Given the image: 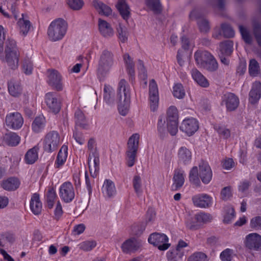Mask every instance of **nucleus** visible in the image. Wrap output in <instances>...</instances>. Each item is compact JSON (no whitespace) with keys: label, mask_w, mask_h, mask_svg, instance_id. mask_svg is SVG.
<instances>
[{"label":"nucleus","mask_w":261,"mask_h":261,"mask_svg":"<svg viewBox=\"0 0 261 261\" xmlns=\"http://www.w3.org/2000/svg\"><path fill=\"white\" fill-rule=\"evenodd\" d=\"M214 128L221 137L224 139H227L230 136V130L225 127L215 125Z\"/></svg>","instance_id":"5fc2aeb1"},{"label":"nucleus","mask_w":261,"mask_h":261,"mask_svg":"<svg viewBox=\"0 0 261 261\" xmlns=\"http://www.w3.org/2000/svg\"><path fill=\"white\" fill-rule=\"evenodd\" d=\"M221 28L225 37L231 38L234 36V31L229 24L225 23H222Z\"/></svg>","instance_id":"3c124183"},{"label":"nucleus","mask_w":261,"mask_h":261,"mask_svg":"<svg viewBox=\"0 0 261 261\" xmlns=\"http://www.w3.org/2000/svg\"><path fill=\"white\" fill-rule=\"evenodd\" d=\"M4 141L6 144L13 146L19 143L20 138L15 133H10L5 135Z\"/></svg>","instance_id":"4c0bfd02"},{"label":"nucleus","mask_w":261,"mask_h":261,"mask_svg":"<svg viewBox=\"0 0 261 261\" xmlns=\"http://www.w3.org/2000/svg\"><path fill=\"white\" fill-rule=\"evenodd\" d=\"M220 54L229 56L232 52L233 43L231 41H225L221 42L219 45Z\"/></svg>","instance_id":"c9c22d12"},{"label":"nucleus","mask_w":261,"mask_h":261,"mask_svg":"<svg viewBox=\"0 0 261 261\" xmlns=\"http://www.w3.org/2000/svg\"><path fill=\"white\" fill-rule=\"evenodd\" d=\"M159 96L158 86L154 80L152 79L149 85V102L151 111H157L159 107Z\"/></svg>","instance_id":"6e6552de"},{"label":"nucleus","mask_w":261,"mask_h":261,"mask_svg":"<svg viewBox=\"0 0 261 261\" xmlns=\"http://www.w3.org/2000/svg\"><path fill=\"white\" fill-rule=\"evenodd\" d=\"M9 93L13 97L19 96L22 92V87L20 82L11 80L8 83Z\"/></svg>","instance_id":"4be33fe9"},{"label":"nucleus","mask_w":261,"mask_h":261,"mask_svg":"<svg viewBox=\"0 0 261 261\" xmlns=\"http://www.w3.org/2000/svg\"><path fill=\"white\" fill-rule=\"evenodd\" d=\"M173 95L179 99L184 98L185 95V92L182 85L180 84H176L173 87Z\"/></svg>","instance_id":"8fccbe9b"},{"label":"nucleus","mask_w":261,"mask_h":261,"mask_svg":"<svg viewBox=\"0 0 261 261\" xmlns=\"http://www.w3.org/2000/svg\"><path fill=\"white\" fill-rule=\"evenodd\" d=\"M178 110L175 106H170L167 111V121H178Z\"/></svg>","instance_id":"c03bdc74"},{"label":"nucleus","mask_w":261,"mask_h":261,"mask_svg":"<svg viewBox=\"0 0 261 261\" xmlns=\"http://www.w3.org/2000/svg\"><path fill=\"white\" fill-rule=\"evenodd\" d=\"M133 187L135 189L136 193L138 195H140L142 193L141 190V179L139 176L135 175L134 177L133 180Z\"/></svg>","instance_id":"680f3d73"},{"label":"nucleus","mask_w":261,"mask_h":261,"mask_svg":"<svg viewBox=\"0 0 261 261\" xmlns=\"http://www.w3.org/2000/svg\"><path fill=\"white\" fill-rule=\"evenodd\" d=\"M60 142V137L59 133L56 131L49 132L45 136L43 147L45 150L50 152L57 149Z\"/></svg>","instance_id":"0eeeda50"},{"label":"nucleus","mask_w":261,"mask_h":261,"mask_svg":"<svg viewBox=\"0 0 261 261\" xmlns=\"http://www.w3.org/2000/svg\"><path fill=\"white\" fill-rule=\"evenodd\" d=\"M195 206L201 208H207L212 204V197L206 194H198L192 197Z\"/></svg>","instance_id":"dca6fc26"},{"label":"nucleus","mask_w":261,"mask_h":261,"mask_svg":"<svg viewBox=\"0 0 261 261\" xmlns=\"http://www.w3.org/2000/svg\"><path fill=\"white\" fill-rule=\"evenodd\" d=\"M75 119L76 125L83 126L84 124L85 118L84 114L80 110H77L75 112Z\"/></svg>","instance_id":"0e129e2a"},{"label":"nucleus","mask_w":261,"mask_h":261,"mask_svg":"<svg viewBox=\"0 0 261 261\" xmlns=\"http://www.w3.org/2000/svg\"><path fill=\"white\" fill-rule=\"evenodd\" d=\"M140 246V243L134 238L126 240L121 245L124 253H127L137 250Z\"/></svg>","instance_id":"aec40b11"},{"label":"nucleus","mask_w":261,"mask_h":261,"mask_svg":"<svg viewBox=\"0 0 261 261\" xmlns=\"http://www.w3.org/2000/svg\"><path fill=\"white\" fill-rule=\"evenodd\" d=\"M148 241L149 243L156 247L161 251L167 250L171 245L168 243V237L164 233H152L149 237Z\"/></svg>","instance_id":"423d86ee"},{"label":"nucleus","mask_w":261,"mask_h":261,"mask_svg":"<svg viewBox=\"0 0 261 261\" xmlns=\"http://www.w3.org/2000/svg\"><path fill=\"white\" fill-rule=\"evenodd\" d=\"M19 185V180L15 177H10L3 180L1 182L2 187L7 191L16 190L18 188Z\"/></svg>","instance_id":"393cba45"},{"label":"nucleus","mask_w":261,"mask_h":261,"mask_svg":"<svg viewBox=\"0 0 261 261\" xmlns=\"http://www.w3.org/2000/svg\"><path fill=\"white\" fill-rule=\"evenodd\" d=\"M93 6L99 14L108 16L112 13V10L111 8L101 1H93Z\"/></svg>","instance_id":"c85d7f7f"},{"label":"nucleus","mask_w":261,"mask_h":261,"mask_svg":"<svg viewBox=\"0 0 261 261\" xmlns=\"http://www.w3.org/2000/svg\"><path fill=\"white\" fill-rule=\"evenodd\" d=\"M123 60L125 63L128 73L130 76H134L135 75V64L133 59L128 54H125L123 55Z\"/></svg>","instance_id":"ea45409f"},{"label":"nucleus","mask_w":261,"mask_h":261,"mask_svg":"<svg viewBox=\"0 0 261 261\" xmlns=\"http://www.w3.org/2000/svg\"><path fill=\"white\" fill-rule=\"evenodd\" d=\"M261 96V83L255 82L253 84L249 93V100L251 103H256Z\"/></svg>","instance_id":"412c9836"},{"label":"nucleus","mask_w":261,"mask_h":261,"mask_svg":"<svg viewBox=\"0 0 261 261\" xmlns=\"http://www.w3.org/2000/svg\"><path fill=\"white\" fill-rule=\"evenodd\" d=\"M202 67L208 71L214 72L217 70L218 64L213 56H212V58H210Z\"/></svg>","instance_id":"49530a36"},{"label":"nucleus","mask_w":261,"mask_h":261,"mask_svg":"<svg viewBox=\"0 0 261 261\" xmlns=\"http://www.w3.org/2000/svg\"><path fill=\"white\" fill-rule=\"evenodd\" d=\"M260 68L258 62L255 59L250 61L249 65V72L251 76H255L259 72Z\"/></svg>","instance_id":"de8ad7c7"},{"label":"nucleus","mask_w":261,"mask_h":261,"mask_svg":"<svg viewBox=\"0 0 261 261\" xmlns=\"http://www.w3.org/2000/svg\"><path fill=\"white\" fill-rule=\"evenodd\" d=\"M99 31L101 35L105 38H109L114 35V30L110 24L100 18L98 19Z\"/></svg>","instance_id":"6ab92c4d"},{"label":"nucleus","mask_w":261,"mask_h":261,"mask_svg":"<svg viewBox=\"0 0 261 261\" xmlns=\"http://www.w3.org/2000/svg\"><path fill=\"white\" fill-rule=\"evenodd\" d=\"M173 188L175 190L180 189L184 185L185 179L183 176V171L176 170L174 172L173 178Z\"/></svg>","instance_id":"2f4dec72"},{"label":"nucleus","mask_w":261,"mask_h":261,"mask_svg":"<svg viewBox=\"0 0 261 261\" xmlns=\"http://www.w3.org/2000/svg\"><path fill=\"white\" fill-rule=\"evenodd\" d=\"M99 160L97 154L96 152H92V154H90L88 159V164L89 168L90 173L92 174V172H94L93 176L96 175V172L99 170Z\"/></svg>","instance_id":"cd10ccee"},{"label":"nucleus","mask_w":261,"mask_h":261,"mask_svg":"<svg viewBox=\"0 0 261 261\" xmlns=\"http://www.w3.org/2000/svg\"><path fill=\"white\" fill-rule=\"evenodd\" d=\"M56 198V194L55 191L53 189L49 190L46 194V202L48 208H53Z\"/></svg>","instance_id":"6e6d98bb"},{"label":"nucleus","mask_w":261,"mask_h":261,"mask_svg":"<svg viewBox=\"0 0 261 261\" xmlns=\"http://www.w3.org/2000/svg\"><path fill=\"white\" fill-rule=\"evenodd\" d=\"M178 159L180 163L187 164L191 160L192 153L186 147H181L178 151Z\"/></svg>","instance_id":"c756f323"},{"label":"nucleus","mask_w":261,"mask_h":261,"mask_svg":"<svg viewBox=\"0 0 261 261\" xmlns=\"http://www.w3.org/2000/svg\"><path fill=\"white\" fill-rule=\"evenodd\" d=\"M190 17L191 19H197V24L201 32H206L210 30L208 21L203 18V15L199 11H192Z\"/></svg>","instance_id":"2eb2a0df"},{"label":"nucleus","mask_w":261,"mask_h":261,"mask_svg":"<svg viewBox=\"0 0 261 261\" xmlns=\"http://www.w3.org/2000/svg\"><path fill=\"white\" fill-rule=\"evenodd\" d=\"M198 175L199 173L197 167L196 166L193 167L189 173V180L191 184L196 187H200L201 185Z\"/></svg>","instance_id":"a19ab883"},{"label":"nucleus","mask_w":261,"mask_h":261,"mask_svg":"<svg viewBox=\"0 0 261 261\" xmlns=\"http://www.w3.org/2000/svg\"><path fill=\"white\" fill-rule=\"evenodd\" d=\"M225 211L223 222L224 223H229L234 217V210L233 208L228 206L225 208Z\"/></svg>","instance_id":"603ef678"},{"label":"nucleus","mask_w":261,"mask_h":261,"mask_svg":"<svg viewBox=\"0 0 261 261\" xmlns=\"http://www.w3.org/2000/svg\"><path fill=\"white\" fill-rule=\"evenodd\" d=\"M38 149L37 146H35L27 151L25 155L27 163L32 164L37 160Z\"/></svg>","instance_id":"72a5a7b5"},{"label":"nucleus","mask_w":261,"mask_h":261,"mask_svg":"<svg viewBox=\"0 0 261 261\" xmlns=\"http://www.w3.org/2000/svg\"><path fill=\"white\" fill-rule=\"evenodd\" d=\"M4 47L6 63L12 69H16L18 66L20 54L16 41L8 38L4 42Z\"/></svg>","instance_id":"f03ea898"},{"label":"nucleus","mask_w":261,"mask_h":261,"mask_svg":"<svg viewBox=\"0 0 261 261\" xmlns=\"http://www.w3.org/2000/svg\"><path fill=\"white\" fill-rule=\"evenodd\" d=\"M45 102L49 111L55 114L58 113L61 109V102L56 93L48 92L45 96Z\"/></svg>","instance_id":"9b49d317"},{"label":"nucleus","mask_w":261,"mask_h":261,"mask_svg":"<svg viewBox=\"0 0 261 261\" xmlns=\"http://www.w3.org/2000/svg\"><path fill=\"white\" fill-rule=\"evenodd\" d=\"M157 128L160 135L163 136L166 134L165 120L164 116H160L159 118Z\"/></svg>","instance_id":"052dcab7"},{"label":"nucleus","mask_w":261,"mask_h":261,"mask_svg":"<svg viewBox=\"0 0 261 261\" xmlns=\"http://www.w3.org/2000/svg\"><path fill=\"white\" fill-rule=\"evenodd\" d=\"M245 246L249 249L261 250V236L257 233L248 234L244 241Z\"/></svg>","instance_id":"ddd939ff"},{"label":"nucleus","mask_w":261,"mask_h":261,"mask_svg":"<svg viewBox=\"0 0 261 261\" xmlns=\"http://www.w3.org/2000/svg\"><path fill=\"white\" fill-rule=\"evenodd\" d=\"M167 128L172 136H174L178 132V121H167Z\"/></svg>","instance_id":"13d9d810"},{"label":"nucleus","mask_w":261,"mask_h":261,"mask_svg":"<svg viewBox=\"0 0 261 261\" xmlns=\"http://www.w3.org/2000/svg\"><path fill=\"white\" fill-rule=\"evenodd\" d=\"M250 227L255 230L261 229V216H257L250 220Z\"/></svg>","instance_id":"e2e57ef3"},{"label":"nucleus","mask_w":261,"mask_h":261,"mask_svg":"<svg viewBox=\"0 0 261 261\" xmlns=\"http://www.w3.org/2000/svg\"><path fill=\"white\" fill-rule=\"evenodd\" d=\"M195 218L196 222L199 223H206L212 220V217L210 214L203 213L196 215Z\"/></svg>","instance_id":"864d4df0"},{"label":"nucleus","mask_w":261,"mask_h":261,"mask_svg":"<svg viewBox=\"0 0 261 261\" xmlns=\"http://www.w3.org/2000/svg\"><path fill=\"white\" fill-rule=\"evenodd\" d=\"M253 32L258 45L261 47V23L256 19L252 22Z\"/></svg>","instance_id":"f704fd0d"},{"label":"nucleus","mask_w":261,"mask_h":261,"mask_svg":"<svg viewBox=\"0 0 261 261\" xmlns=\"http://www.w3.org/2000/svg\"><path fill=\"white\" fill-rule=\"evenodd\" d=\"M59 195L61 199L66 203L71 202L74 199L75 192L71 182H65L60 186Z\"/></svg>","instance_id":"1a4fd4ad"},{"label":"nucleus","mask_w":261,"mask_h":261,"mask_svg":"<svg viewBox=\"0 0 261 261\" xmlns=\"http://www.w3.org/2000/svg\"><path fill=\"white\" fill-rule=\"evenodd\" d=\"M117 96L119 113L125 116L129 108L130 90L128 83L124 79H121L118 83Z\"/></svg>","instance_id":"f257e3e1"},{"label":"nucleus","mask_w":261,"mask_h":261,"mask_svg":"<svg viewBox=\"0 0 261 261\" xmlns=\"http://www.w3.org/2000/svg\"><path fill=\"white\" fill-rule=\"evenodd\" d=\"M69 6L73 10H80L83 5L82 0H67Z\"/></svg>","instance_id":"69168bd1"},{"label":"nucleus","mask_w":261,"mask_h":261,"mask_svg":"<svg viewBox=\"0 0 261 261\" xmlns=\"http://www.w3.org/2000/svg\"><path fill=\"white\" fill-rule=\"evenodd\" d=\"M222 102L224 103L228 111H232L238 108L239 99L233 93H228L223 96Z\"/></svg>","instance_id":"a211bd4d"},{"label":"nucleus","mask_w":261,"mask_h":261,"mask_svg":"<svg viewBox=\"0 0 261 261\" xmlns=\"http://www.w3.org/2000/svg\"><path fill=\"white\" fill-rule=\"evenodd\" d=\"M103 192L109 197H111L116 194V189L113 182L109 179H106L103 185Z\"/></svg>","instance_id":"58836bf2"},{"label":"nucleus","mask_w":261,"mask_h":261,"mask_svg":"<svg viewBox=\"0 0 261 261\" xmlns=\"http://www.w3.org/2000/svg\"><path fill=\"white\" fill-rule=\"evenodd\" d=\"M145 6L154 13H160L162 10V6L160 0H145Z\"/></svg>","instance_id":"473e14b6"},{"label":"nucleus","mask_w":261,"mask_h":261,"mask_svg":"<svg viewBox=\"0 0 261 261\" xmlns=\"http://www.w3.org/2000/svg\"><path fill=\"white\" fill-rule=\"evenodd\" d=\"M103 92L105 101L109 105H113L115 103L114 91L112 87L110 85H105Z\"/></svg>","instance_id":"7c9ffc66"},{"label":"nucleus","mask_w":261,"mask_h":261,"mask_svg":"<svg viewBox=\"0 0 261 261\" xmlns=\"http://www.w3.org/2000/svg\"><path fill=\"white\" fill-rule=\"evenodd\" d=\"M199 176L203 183L208 184L212 178V171L207 163L201 162L199 165Z\"/></svg>","instance_id":"f3484780"},{"label":"nucleus","mask_w":261,"mask_h":261,"mask_svg":"<svg viewBox=\"0 0 261 261\" xmlns=\"http://www.w3.org/2000/svg\"><path fill=\"white\" fill-rule=\"evenodd\" d=\"M47 83L54 89L58 91H62L63 89L62 76L57 70H48Z\"/></svg>","instance_id":"f8f14e48"},{"label":"nucleus","mask_w":261,"mask_h":261,"mask_svg":"<svg viewBox=\"0 0 261 261\" xmlns=\"http://www.w3.org/2000/svg\"><path fill=\"white\" fill-rule=\"evenodd\" d=\"M198 122L195 118L184 119L180 126V129L189 136L194 134L198 130Z\"/></svg>","instance_id":"4468645a"},{"label":"nucleus","mask_w":261,"mask_h":261,"mask_svg":"<svg viewBox=\"0 0 261 261\" xmlns=\"http://www.w3.org/2000/svg\"><path fill=\"white\" fill-rule=\"evenodd\" d=\"M96 245L94 241H87L80 244V248L85 251H89L94 248Z\"/></svg>","instance_id":"4d7b16f0"},{"label":"nucleus","mask_w":261,"mask_h":261,"mask_svg":"<svg viewBox=\"0 0 261 261\" xmlns=\"http://www.w3.org/2000/svg\"><path fill=\"white\" fill-rule=\"evenodd\" d=\"M23 123V119L18 112L10 113L7 114L5 118V124L10 128L17 129L20 128Z\"/></svg>","instance_id":"9d476101"},{"label":"nucleus","mask_w":261,"mask_h":261,"mask_svg":"<svg viewBox=\"0 0 261 261\" xmlns=\"http://www.w3.org/2000/svg\"><path fill=\"white\" fill-rule=\"evenodd\" d=\"M167 257L169 261H178L181 257V256L180 255H178L177 251L175 249L168 252Z\"/></svg>","instance_id":"338daca9"},{"label":"nucleus","mask_w":261,"mask_h":261,"mask_svg":"<svg viewBox=\"0 0 261 261\" xmlns=\"http://www.w3.org/2000/svg\"><path fill=\"white\" fill-rule=\"evenodd\" d=\"M193 79L201 87H207L209 83L204 75L196 68H193L191 71Z\"/></svg>","instance_id":"5701e85b"},{"label":"nucleus","mask_w":261,"mask_h":261,"mask_svg":"<svg viewBox=\"0 0 261 261\" xmlns=\"http://www.w3.org/2000/svg\"><path fill=\"white\" fill-rule=\"evenodd\" d=\"M239 29L244 41L247 44H250L252 42V37L246 27L239 24Z\"/></svg>","instance_id":"a18cd8bd"},{"label":"nucleus","mask_w":261,"mask_h":261,"mask_svg":"<svg viewBox=\"0 0 261 261\" xmlns=\"http://www.w3.org/2000/svg\"><path fill=\"white\" fill-rule=\"evenodd\" d=\"M67 146L63 145L61 148L57 158V167L59 168L63 165L67 157Z\"/></svg>","instance_id":"e433bc0d"},{"label":"nucleus","mask_w":261,"mask_h":261,"mask_svg":"<svg viewBox=\"0 0 261 261\" xmlns=\"http://www.w3.org/2000/svg\"><path fill=\"white\" fill-rule=\"evenodd\" d=\"M231 254L232 250L230 249H226L221 253L220 257L222 261H231Z\"/></svg>","instance_id":"774afa93"},{"label":"nucleus","mask_w":261,"mask_h":261,"mask_svg":"<svg viewBox=\"0 0 261 261\" xmlns=\"http://www.w3.org/2000/svg\"><path fill=\"white\" fill-rule=\"evenodd\" d=\"M188 261H207V256L202 252H196L189 257Z\"/></svg>","instance_id":"bf43d9fd"},{"label":"nucleus","mask_w":261,"mask_h":261,"mask_svg":"<svg viewBox=\"0 0 261 261\" xmlns=\"http://www.w3.org/2000/svg\"><path fill=\"white\" fill-rule=\"evenodd\" d=\"M114 55L111 51L104 49L100 55L97 69L99 76H105L114 64Z\"/></svg>","instance_id":"20e7f679"},{"label":"nucleus","mask_w":261,"mask_h":261,"mask_svg":"<svg viewBox=\"0 0 261 261\" xmlns=\"http://www.w3.org/2000/svg\"><path fill=\"white\" fill-rule=\"evenodd\" d=\"M44 122L45 119L43 116L36 117L32 123V128L34 131L38 132L43 127Z\"/></svg>","instance_id":"09e8293b"},{"label":"nucleus","mask_w":261,"mask_h":261,"mask_svg":"<svg viewBox=\"0 0 261 261\" xmlns=\"http://www.w3.org/2000/svg\"><path fill=\"white\" fill-rule=\"evenodd\" d=\"M67 22L62 18H58L50 24L47 31L49 39L57 41L63 38L66 33Z\"/></svg>","instance_id":"7ed1b4c3"},{"label":"nucleus","mask_w":261,"mask_h":261,"mask_svg":"<svg viewBox=\"0 0 261 261\" xmlns=\"http://www.w3.org/2000/svg\"><path fill=\"white\" fill-rule=\"evenodd\" d=\"M117 32L118 35V38L120 41L124 43L127 40L128 32L127 28L119 23L118 28H117Z\"/></svg>","instance_id":"37998d69"},{"label":"nucleus","mask_w":261,"mask_h":261,"mask_svg":"<svg viewBox=\"0 0 261 261\" xmlns=\"http://www.w3.org/2000/svg\"><path fill=\"white\" fill-rule=\"evenodd\" d=\"M139 135L136 133L131 136L128 140L126 155L127 165L129 167H132L136 162L139 145Z\"/></svg>","instance_id":"39448f33"},{"label":"nucleus","mask_w":261,"mask_h":261,"mask_svg":"<svg viewBox=\"0 0 261 261\" xmlns=\"http://www.w3.org/2000/svg\"><path fill=\"white\" fill-rule=\"evenodd\" d=\"M30 208L34 215L40 214L42 210V203L39 198V194L35 193L33 195L30 201Z\"/></svg>","instance_id":"bb28decb"},{"label":"nucleus","mask_w":261,"mask_h":261,"mask_svg":"<svg viewBox=\"0 0 261 261\" xmlns=\"http://www.w3.org/2000/svg\"><path fill=\"white\" fill-rule=\"evenodd\" d=\"M212 56L211 54L206 50H197L194 54V59L196 64L202 67L212 58Z\"/></svg>","instance_id":"b1692460"},{"label":"nucleus","mask_w":261,"mask_h":261,"mask_svg":"<svg viewBox=\"0 0 261 261\" xmlns=\"http://www.w3.org/2000/svg\"><path fill=\"white\" fill-rule=\"evenodd\" d=\"M21 15L22 18H19L18 24L20 28V32L25 35L29 31L31 25L30 21L24 18L23 14H22Z\"/></svg>","instance_id":"79ce46f5"},{"label":"nucleus","mask_w":261,"mask_h":261,"mask_svg":"<svg viewBox=\"0 0 261 261\" xmlns=\"http://www.w3.org/2000/svg\"><path fill=\"white\" fill-rule=\"evenodd\" d=\"M116 7L122 17L127 20L130 17V8L125 0H119Z\"/></svg>","instance_id":"a878e982"}]
</instances>
